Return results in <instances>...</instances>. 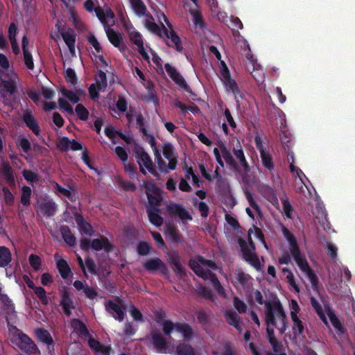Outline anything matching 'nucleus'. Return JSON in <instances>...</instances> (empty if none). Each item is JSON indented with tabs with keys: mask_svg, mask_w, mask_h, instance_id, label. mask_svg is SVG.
Returning a JSON list of instances; mask_svg holds the SVG:
<instances>
[{
	"mask_svg": "<svg viewBox=\"0 0 355 355\" xmlns=\"http://www.w3.org/2000/svg\"><path fill=\"white\" fill-rule=\"evenodd\" d=\"M131 8L138 17L148 16L146 6L142 0H129Z\"/></svg>",
	"mask_w": 355,
	"mask_h": 355,
	"instance_id": "a878e982",
	"label": "nucleus"
},
{
	"mask_svg": "<svg viewBox=\"0 0 355 355\" xmlns=\"http://www.w3.org/2000/svg\"><path fill=\"white\" fill-rule=\"evenodd\" d=\"M58 210V205L52 199H44L39 205V211L46 218L53 216Z\"/></svg>",
	"mask_w": 355,
	"mask_h": 355,
	"instance_id": "4468645a",
	"label": "nucleus"
},
{
	"mask_svg": "<svg viewBox=\"0 0 355 355\" xmlns=\"http://www.w3.org/2000/svg\"><path fill=\"white\" fill-rule=\"evenodd\" d=\"M54 188L56 191L67 197L72 202H76L78 199L77 193L74 191H71L69 189H65L57 182L55 183Z\"/></svg>",
	"mask_w": 355,
	"mask_h": 355,
	"instance_id": "c9c22d12",
	"label": "nucleus"
},
{
	"mask_svg": "<svg viewBox=\"0 0 355 355\" xmlns=\"http://www.w3.org/2000/svg\"><path fill=\"white\" fill-rule=\"evenodd\" d=\"M248 62L245 63L246 70H254L255 67H257L258 63L257 60L254 58V55L251 52H249L245 55Z\"/></svg>",
	"mask_w": 355,
	"mask_h": 355,
	"instance_id": "0e129e2a",
	"label": "nucleus"
},
{
	"mask_svg": "<svg viewBox=\"0 0 355 355\" xmlns=\"http://www.w3.org/2000/svg\"><path fill=\"white\" fill-rule=\"evenodd\" d=\"M193 205L194 207H197L198 211L200 212V215L203 218L207 217L209 214V206L205 202L200 201L199 202L197 198L193 199Z\"/></svg>",
	"mask_w": 355,
	"mask_h": 355,
	"instance_id": "c03bdc74",
	"label": "nucleus"
},
{
	"mask_svg": "<svg viewBox=\"0 0 355 355\" xmlns=\"http://www.w3.org/2000/svg\"><path fill=\"white\" fill-rule=\"evenodd\" d=\"M233 304L234 308L240 313H244L247 311L246 304L238 297H234L233 299Z\"/></svg>",
	"mask_w": 355,
	"mask_h": 355,
	"instance_id": "052dcab7",
	"label": "nucleus"
},
{
	"mask_svg": "<svg viewBox=\"0 0 355 355\" xmlns=\"http://www.w3.org/2000/svg\"><path fill=\"white\" fill-rule=\"evenodd\" d=\"M22 174L24 179L29 183H37L40 180V175L31 170L25 169Z\"/></svg>",
	"mask_w": 355,
	"mask_h": 355,
	"instance_id": "a18cd8bd",
	"label": "nucleus"
},
{
	"mask_svg": "<svg viewBox=\"0 0 355 355\" xmlns=\"http://www.w3.org/2000/svg\"><path fill=\"white\" fill-rule=\"evenodd\" d=\"M37 339L47 345L48 355H55L54 342L49 331L45 329L40 328L36 330Z\"/></svg>",
	"mask_w": 355,
	"mask_h": 355,
	"instance_id": "ddd939ff",
	"label": "nucleus"
},
{
	"mask_svg": "<svg viewBox=\"0 0 355 355\" xmlns=\"http://www.w3.org/2000/svg\"><path fill=\"white\" fill-rule=\"evenodd\" d=\"M135 118L137 124L139 125L140 132H141L144 136H148V131L145 127V119L141 112H139L136 113Z\"/></svg>",
	"mask_w": 355,
	"mask_h": 355,
	"instance_id": "5fc2aeb1",
	"label": "nucleus"
},
{
	"mask_svg": "<svg viewBox=\"0 0 355 355\" xmlns=\"http://www.w3.org/2000/svg\"><path fill=\"white\" fill-rule=\"evenodd\" d=\"M145 26L150 32L155 33L160 37H162V34L164 33L162 25L159 27L155 22L147 20Z\"/></svg>",
	"mask_w": 355,
	"mask_h": 355,
	"instance_id": "de8ad7c7",
	"label": "nucleus"
},
{
	"mask_svg": "<svg viewBox=\"0 0 355 355\" xmlns=\"http://www.w3.org/2000/svg\"><path fill=\"white\" fill-rule=\"evenodd\" d=\"M177 355H196L193 347L187 343H180L176 347Z\"/></svg>",
	"mask_w": 355,
	"mask_h": 355,
	"instance_id": "ea45409f",
	"label": "nucleus"
},
{
	"mask_svg": "<svg viewBox=\"0 0 355 355\" xmlns=\"http://www.w3.org/2000/svg\"><path fill=\"white\" fill-rule=\"evenodd\" d=\"M164 68L169 77L175 83V84L188 93L191 92V87L174 67L171 66L169 63H166Z\"/></svg>",
	"mask_w": 355,
	"mask_h": 355,
	"instance_id": "9b49d317",
	"label": "nucleus"
},
{
	"mask_svg": "<svg viewBox=\"0 0 355 355\" xmlns=\"http://www.w3.org/2000/svg\"><path fill=\"white\" fill-rule=\"evenodd\" d=\"M166 235L170 241L175 243H180L182 242V236L179 233V230L174 225H167Z\"/></svg>",
	"mask_w": 355,
	"mask_h": 355,
	"instance_id": "2f4dec72",
	"label": "nucleus"
},
{
	"mask_svg": "<svg viewBox=\"0 0 355 355\" xmlns=\"http://www.w3.org/2000/svg\"><path fill=\"white\" fill-rule=\"evenodd\" d=\"M189 266L197 276L205 280H207V273H209L210 270L204 269L199 262L193 259L189 260Z\"/></svg>",
	"mask_w": 355,
	"mask_h": 355,
	"instance_id": "c85d7f7f",
	"label": "nucleus"
},
{
	"mask_svg": "<svg viewBox=\"0 0 355 355\" xmlns=\"http://www.w3.org/2000/svg\"><path fill=\"white\" fill-rule=\"evenodd\" d=\"M12 260V255L10 250L5 246H0V268L8 266Z\"/></svg>",
	"mask_w": 355,
	"mask_h": 355,
	"instance_id": "f704fd0d",
	"label": "nucleus"
},
{
	"mask_svg": "<svg viewBox=\"0 0 355 355\" xmlns=\"http://www.w3.org/2000/svg\"><path fill=\"white\" fill-rule=\"evenodd\" d=\"M143 187L146 189V194L150 205L149 207H153H153H155V206H158L160 203V200L158 197L153 195L156 194L157 192V189L155 185L152 182H144Z\"/></svg>",
	"mask_w": 355,
	"mask_h": 355,
	"instance_id": "dca6fc26",
	"label": "nucleus"
},
{
	"mask_svg": "<svg viewBox=\"0 0 355 355\" xmlns=\"http://www.w3.org/2000/svg\"><path fill=\"white\" fill-rule=\"evenodd\" d=\"M220 71L223 81L227 91L233 93L235 98H236L237 96L242 97L238 84L232 78L230 71L225 62L223 60H220Z\"/></svg>",
	"mask_w": 355,
	"mask_h": 355,
	"instance_id": "39448f33",
	"label": "nucleus"
},
{
	"mask_svg": "<svg viewBox=\"0 0 355 355\" xmlns=\"http://www.w3.org/2000/svg\"><path fill=\"white\" fill-rule=\"evenodd\" d=\"M282 203L283 210H284L285 216L288 218L291 219L292 214L293 212V207H292L290 202L287 199L282 200Z\"/></svg>",
	"mask_w": 355,
	"mask_h": 355,
	"instance_id": "338daca9",
	"label": "nucleus"
},
{
	"mask_svg": "<svg viewBox=\"0 0 355 355\" xmlns=\"http://www.w3.org/2000/svg\"><path fill=\"white\" fill-rule=\"evenodd\" d=\"M239 244L241 248L243 259L255 270H259L261 265L258 256L255 253V250H252L248 246L246 241L242 239L239 240Z\"/></svg>",
	"mask_w": 355,
	"mask_h": 355,
	"instance_id": "423d86ee",
	"label": "nucleus"
},
{
	"mask_svg": "<svg viewBox=\"0 0 355 355\" xmlns=\"http://www.w3.org/2000/svg\"><path fill=\"white\" fill-rule=\"evenodd\" d=\"M23 121L26 125L36 135H40V128L31 113H26L23 115Z\"/></svg>",
	"mask_w": 355,
	"mask_h": 355,
	"instance_id": "b1692460",
	"label": "nucleus"
},
{
	"mask_svg": "<svg viewBox=\"0 0 355 355\" xmlns=\"http://www.w3.org/2000/svg\"><path fill=\"white\" fill-rule=\"evenodd\" d=\"M9 331L12 336L10 339L11 342L17 345L26 355H40L41 354L34 341L17 327L10 326Z\"/></svg>",
	"mask_w": 355,
	"mask_h": 355,
	"instance_id": "f03ea898",
	"label": "nucleus"
},
{
	"mask_svg": "<svg viewBox=\"0 0 355 355\" xmlns=\"http://www.w3.org/2000/svg\"><path fill=\"white\" fill-rule=\"evenodd\" d=\"M306 277H308L309 280L310 281L312 288L314 291L318 290V276L315 275L314 271L312 269H310L309 271H307L306 273Z\"/></svg>",
	"mask_w": 355,
	"mask_h": 355,
	"instance_id": "680f3d73",
	"label": "nucleus"
},
{
	"mask_svg": "<svg viewBox=\"0 0 355 355\" xmlns=\"http://www.w3.org/2000/svg\"><path fill=\"white\" fill-rule=\"evenodd\" d=\"M150 342L157 352L166 353L168 349L166 338L158 329H155L150 331Z\"/></svg>",
	"mask_w": 355,
	"mask_h": 355,
	"instance_id": "9d476101",
	"label": "nucleus"
},
{
	"mask_svg": "<svg viewBox=\"0 0 355 355\" xmlns=\"http://www.w3.org/2000/svg\"><path fill=\"white\" fill-rule=\"evenodd\" d=\"M70 139L67 137H62L57 143V148L62 152L69 149Z\"/></svg>",
	"mask_w": 355,
	"mask_h": 355,
	"instance_id": "774afa93",
	"label": "nucleus"
},
{
	"mask_svg": "<svg viewBox=\"0 0 355 355\" xmlns=\"http://www.w3.org/2000/svg\"><path fill=\"white\" fill-rule=\"evenodd\" d=\"M245 198L250 205V206L254 209L259 215L261 214V210L259 205L254 200L252 194L250 191L245 192Z\"/></svg>",
	"mask_w": 355,
	"mask_h": 355,
	"instance_id": "bf43d9fd",
	"label": "nucleus"
},
{
	"mask_svg": "<svg viewBox=\"0 0 355 355\" xmlns=\"http://www.w3.org/2000/svg\"><path fill=\"white\" fill-rule=\"evenodd\" d=\"M146 212L149 221L156 227H159L163 224V218L159 215V209L157 207H147Z\"/></svg>",
	"mask_w": 355,
	"mask_h": 355,
	"instance_id": "5701e85b",
	"label": "nucleus"
},
{
	"mask_svg": "<svg viewBox=\"0 0 355 355\" xmlns=\"http://www.w3.org/2000/svg\"><path fill=\"white\" fill-rule=\"evenodd\" d=\"M98 90H105L107 85V76L104 71L99 70L95 77V83Z\"/></svg>",
	"mask_w": 355,
	"mask_h": 355,
	"instance_id": "79ce46f5",
	"label": "nucleus"
},
{
	"mask_svg": "<svg viewBox=\"0 0 355 355\" xmlns=\"http://www.w3.org/2000/svg\"><path fill=\"white\" fill-rule=\"evenodd\" d=\"M327 313L332 326L338 331L339 334H343L345 333V328L341 324L338 318L336 315L334 311L329 309L327 311Z\"/></svg>",
	"mask_w": 355,
	"mask_h": 355,
	"instance_id": "72a5a7b5",
	"label": "nucleus"
},
{
	"mask_svg": "<svg viewBox=\"0 0 355 355\" xmlns=\"http://www.w3.org/2000/svg\"><path fill=\"white\" fill-rule=\"evenodd\" d=\"M260 157L261 159L262 164L266 168L268 169L269 171L274 170L275 165L273 163L272 157L269 152H261Z\"/></svg>",
	"mask_w": 355,
	"mask_h": 355,
	"instance_id": "a19ab883",
	"label": "nucleus"
},
{
	"mask_svg": "<svg viewBox=\"0 0 355 355\" xmlns=\"http://www.w3.org/2000/svg\"><path fill=\"white\" fill-rule=\"evenodd\" d=\"M60 92L64 96L68 98L73 103H76L80 101L78 96L71 90L67 89L64 87L60 90Z\"/></svg>",
	"mask_w": 355,
	"mask_h": 355,
	"instance_id": "4d7b16f0",
	"label": "nucleus"
},
{
	"mask_svg": "<svg viewBox=\"0 0 355 355\" xmlns=\"http://www.w3.org/2000/svg\"><path fill=\"white\" fill-rule=\"evenodd\" d=\"M91 248L96 251L104 250L110 253L113 251L114 245L107 237L101 236V239H94L91 241Z\"/></svg>",
	"mask_w": 355,
	"mask_h": 355,
	"instance_id": "2eb2a0df",
	"label": "nucleus"
},
{
	"mask_svg": "<svg viewBox=\"0 0 355 355\" xmlns=\"http://www.w3.org/2000/svg\"><path fill=\"white\" fill-rule=\"evenodd\" d=\"M35 292V294L40 299L41 303L44 305H47L49 302V297L46 295V292L45 289L42 286H35V288L33 289Z\"/></svg>",
	"mask_w": 355,
	"mask_h": 355,
	"instance_id": "49530a36",
	"label": "nucleus"
},
{
	"mask_svg": "<svg viewBox=\"0 0 355 355\" xmlns=\"http://www.w3.org/2000/svg\"><path fill=\"white\" fill-rule=\"evenodd\" d=\"M96 17L104 26L107 37L110 43L114 46L120 49V45L122 42L123 37L120 33L116 32L114 29H112L110 27L114 24V19H112V23L110 24L109 19H105L104 13L100 8H98L96 10Z\"/></svg>",
	"mask_w": 355,
	"mask_h": 355,
	"instance_id": "20e7f679",
	"label": "nucleus"
},
{
	"mask_svg": "<svg viewBox=\"0 0 355 355\" xmlns=\"http://www.w3.org/2000/svg\"><path fill=\"white\" fill-rule=\"evenodd\" d=\"M60 304L63 309L64 313L67 316H70L71 315V309H75L73 300L70 297L69 291L66 288H64L61 293V300Z\"/></svg>",
	"mask_w": 355,
	"mask_h": 355,
	"instance_id": "6ab92c4d",
	"label": "nucleus"
},
{
	"mask_svg": "<svg viewBox=\"0 0 355 355\" xmlns=\"http://www.w3.org/2000/svg\"><path fill=\"white\" fill-rule=\"evenodd\" d=\"M28 261L34 270L37 271L40 269L42 261L39 256L32 254L29 256Z\"/></svg>",
	"mask_w": 355,
	"mask_h": 355,
	"instance_id": "e2e57ef3",
	"label": "nucleus"
},
{
	"mask_svg": "<svg viewBox=\"0 0 355 355\" xmlns=\"http://www.w3.org/2000/svg\"><path fill=\"white\" fill-rule=\"evenodd\" d=\"M233 153L234 156L239 159L240 164L243 168L245 171H249V165L245 159L244 152L241 148L240 143L238 141L236 147L233 148Z\"/></svg>",
	"mask_w": 355,
	"mask_h": 355,
	"instance_id": "7c9ffc66",
	"label": "nucleus"
},
{
	"mask_svg": "<svg viewBox=\"0 0 355 355\" xmlns=\"http://www.w3.org/2000/svg\"><path fill=\"white\" fill-rule=\"evenodd\" d=\"M75 111L80 120H87L89 116V111L83 104H77L75 108Z\"/></svg>",
	"mask_w": 355,
	"mask_h": 355,
	"instance_id": "603ef678",
	"label": "nucleus"
},
{
	"mask_svg": "<svg viewBox=\"0 0 355 355\" xmlns=\"http://www.w3.org/2000/svg\"><path fill=\"white\" fill-rule=\"evenodd\" d=\"M163 155L167 159L176 156L175 154V148L171 143L166 142L164 144L163 146Z\"/></svg>",
	"mask_w": 355,
	"mask_h": 355,
	"instance_id": "13d9d810",
	"label": "nucleus"
},
{
	"mask_svg": "<svg viewBox=\"0 0 355 355\" xmlns=\"http://www.w3.org/2000/svg\"><path fill=\"white\" fill-rule=\"evenodd\" d=\"M249 71L254 79L257 83H261L264 80V71L261 67V66L258 63L257 67H255L254 70H247Z\"/></svg>",
	"mask_w": 355,
	"mask_h": 355,
	"instance_id": "09e8293b",
	"label": "nucleus"
},
{
	"mask_svg": "<svg viewBox=\"0 0 355 355\" xmlns=\"http://www.w3.org/2000/svg\"><path fill=\"white\" fill-rule=\"evenodd\" d=\"M164 19L166 24L171 28V31H168L166 26L162 24L164 35L166 39L170 40V41L166 42V44L169 47L175 48L177 51L182 52L183 51V46L180 37L172 28L171 24L165 15H164Z\"/></svg>",
	"mask_w": 355,
	"mask_h": 355,
	"instance_id": "0eeeda50",
	"label": "nucleus"
},
{
	"mask_svg": "<svg viewBox=\"0 0 355 355\" xmlns=\"http://www.w3.org/2000/svg\"><path fill=\"white\" fill-rule=\"evenodd\" d=\"M106 311L116 320L121 322L124 320L126 307L120 306L112 300H108L105 304Z\"/></svg>",
	"mask_w": 355,
	"mask_h": 355,
	"instance_id": "f8f14e48",
	"label": "nucleus"
},
{
	"mask_svg": "<svg viewBox=\"0 0 355 355\" xmlns=\"http://www.w3.org/2000/svg\"><path fill=\"white\" fill-rule=\"evenodd\" d=\"M207 280L209 279L214 289L220 294L224 293V288L216 274L210 271L207 273Z\"/></svg>",
	"mask_w": 355,
	"mask_h": 355,
	"instance_id": "37998d69",
	"label": "nucleus"
},
{
	"mask_svg": "<svg viewBox=\"0 0 355 355\" xmlns=\"http://www.w3.org/2000/svg\"><path fill=\"white\" fill-rule=\"evenodd\" d=\"M175 330L181 333L185 341H189L193 336V331L191 327L186 322L175 323Z\"/></svg>",
	"mask_w": 355,
	"mask_h": 355,
	"instance_id": "bb28decb",
	"label": "nucleus"
},
{
	"mask_svg": "<svg viewBox=\"0 0 355 355\" xmlns=\"http://www.w3.org/2000/svg\"><path fill=\"white\" fill-rule=\"evenodd\" d=\"M189 12L193 17V21L195 26L199 28L200 30H204L206 27V24L198 8H190Z\"/></svg>",
	"mask_w": 355,
	"mask_h": 355,
	"instance_id": "c756f323",
	"label": "nucleus"
},
{
	"mask_svg": "<svg viewBox=\"0 0 355 355\" xmlns=\"http://www.w3.org/2000/svg\"><path fill=\"white\" fill-rule=\"evenodd\" d=\"M74 218L80 232L85 235L89 236H92L94 229L92 225L84 219L82 214L78 212H76L74 214Z\"/></svg>",
	"mask_w": 355,
	"mask_h": 355,
	"instance_id": "aec40b11",
	"label": "nucleus"
},
{
	"mask_svg": "<svg viewBox=\"0 0 355 355\" xmlns=\"http://www.w3.org/2000/svg\"><path fill=\"white\" fill-rule=\"evenodd\" d=\"M255 301L260 305L264 304L266 309V322L277 328L281 334L287 329V317L280 302H265L263 295L259 290L253 292Z\"/></svg>",
	"mask_w": 355,
	"mask_h": 355,
	"instance_id": "f257e3e1",
	"label": "nucleus"
},
{
	"mask_svg": "<svg viewBox=\"0 0 355 355\" xmlns=\"http://www.w3.org/2000/svg\"><path fill=\"white\" fill-rule=\"evenodd\" d=\"M222 157H223L227 165L234 171H239V165L233 157L231 152L227 148V147L222 144L220 146Z\"/></svg>",
	"mask_w": 355,
	"mask_h": 355,
	"instance_id": "412c9836",
	"label": "nucleus"
},
{
	"mask_svg": "<svg viewBox=\"0 0 355 355\" xmlns=\"http://www.w3.org/2000/svg\"><path fill=\"white\" fill-rule=\"evenodd\" d=\"M133 155L137 159V162L139 166V170L142 174L146 175V169H147L154 177L159 178V174L155 168L150 157L143 147L136 144L133 149Z\"/></svg>",
	"mask_w": 355,
	"mask_h": 355,
	"instance_id": "7ed1b4c3",
	"label": "nucleus"
},
{
	"mask_svg": "<svg viewBox=\"0 0 355 355\" xmlns=\"http://www.w3.org/2000/svg\"><path fill=\"white\" fill-rule=\"evenodd\" d=\"M1 172L6 182L10 185H15V177L13 175V171L8 162H3Z\"/></svg>",
	"mask_w": 355,
	"mask_h": 355,
	"instance_id": "473e14b6",
	"label": "nucleus"
},
{
	"mask_svg": "<svg viewBox=\"0 0 355 355\" xmlns=\"http://www.w3.org/2000/svg\"><path fill=\"white\" fill-rule=\"evenodd\" d=\"M57 268L61 277L64 279H67L70 274H71V270L69 264L67 261L63 259H60L57 261Z\"/></svg>",
	"mask_w": 355,
	"mask_h": 355,
	"instance_id": "e433bc0d",
	"label": "nucleus"
},
{
	"mask_svg": "<svg viewBox=\"0 0 355 355\" xmlns=\"http://www.w3.org/2000/svg\"><path fill=\"white\" fill-rule=\"evenodd\" d=\"M32 190L28 186H23L21 188V193L20 197V202L24 207H28L31 205Z\"/></svg>",
	"mask_w": 355,
	"mask_h": 355,
	"instance_id": "4c0bfd02",
	"label": "nucleus"
},
{
	"mask_svg": "<svg viewBox=\"0 0 355 355\" xmlns=\"http://www.w3.org/2000/svg\"><path fill=\"white\" fill-rule=\"evenodd\" d=\"M144 268L148 272L153 273L156 271H159L162 275L166 277H169V270L166 265L162 259L158 257H155L147 260L143 263Z\"/></svg>",
	"mask_w": 355,
	"mask_h": 355,
	"instance_id": "1a4fd4ad",
	"label": "nucleus"
},
{
	"mask_svg": "<svg viewBox=\"0 0 355 355\" xmlns=\"http://www.w3.org/2000/svg\"><path fill=\"white\" fill-rule=\"evenodd\" d=\"M152 247L146 241H141L137 247V252L141 256H146L150 254Z\"/></svg>",
	"mask_w": 355,
	"mask_h": 355,
	"instance_id": "864d4df0",
	"label": "nucleus"
},
{
	"mask_svg": "<svg viewBox=\"0 0 355 355\" xmlns=\"http://www.w3.org/2000/svg\"><path fill=\"white\" fill-rule=\"evenodd\" d=\"M71 325L76 334L79 336L87 338L90 336L89 331L86 324L78 318H73L71 320Z\"/></svg>",
	"mask_w": 355,
	"mask_h": 355,
	"instance_id": "4be33fe9",
	"label": "nucleus"
},
{
	"mask_svg": "<svg viewBox=\"0 0 355 355\" xmlns=\"http://www.w3.org/2000/svg\"><path fill=\"white\" fill-rule=\"evenodd\" d=\"M61 35L71 53L75 52L76 34L72 28L62 31Z\"/></svg>",
	"mask_w": 355,
	"mask_h": 355,
	"instance_id": "393cba45",
	"label": "nucleus"
},
{
	"mask_svg": "<svg viewBox=\"0 0 355 355\" xmlns=\"http://www.w3.org/2000/svg\"><path fill=\"white\" fill-rule=\"evenodd\" d=\"M84 8L87 11L89 12H92L93 11H94L96 14L97 9L100 8L104 13L105 19H114L115 18V15L110 7L106 6L105 10H103L99 6L95 7V3L93 0H86L84 3Z\"/></svg>",
	"mask_w": 355,
	"mask_h": 355,
	"instance_id": "f3484780",
	"label": "nucleus"
},
{
	"mask_svg": "<svg viewBox=\"0 0 355 355\" xmlns=\"http://www.w3.org/2000/svg\"><path fill=\"white\" fill-rule=\"evenodd\" d=\"M65 79L66 81L71 85H75L77 84L78 79L75 71L71 68H68L65 71Z\"/></svg>",
	"mask_w": 355,
	"mask_h": 355,
	"instance_id": "6e6d98bb",
	"label": "nucleus"
},
{
	"mask_svg": "<svg viewBox=\"0 0 355 355\" xmlns=\"http://www.w3.org/2000/svg\"><path fill=\"white\" fill-rule=\"evenodd\" d=\"M166 209L170 216L178 218L183 223L193 220L191 214L182 204L171 202L167 205Z\"/></svg>",
	"mask_w": 355,
	"mask_h": 355,
	"instance_id": "6e6552de",
	"label": "nucleus"
},
{
	"mask_svg": "<svg viewBox=\"0 0 355 355\" xmlns=\"http://www.w3.org/2000/svg\"><path fill=\"white\" fill-rule=\"evenodd\" d=\"M155 159H156V162H157V167H158L159 171L162 172V173H167L168 170H167L166 163L162 158V157H161L159 153L158 152V150H156V152H155Z\"/></svg>",
	"mask_w": 355,
	"mask_h": 355,
	"instance_id": "69168bd1",
	"label": "nucleus"
},
{
	"mask_svg": "<svg viewBox=\"0 0 355 355\" xmlns=\"http://www.w3.org/2000/svg\"><path fill=\"white\" fill-rule=\"evenodd\" d=\"M279 137L285 150L289 155L292 148V135L290 133L282 131L279 134Z\"/></svg>",
	"mask_w": 355,
	"mask_h": 355,
	"instance_id": "58836bf2",
	"label": "nucleus"
},
{
	"mask_svg": "<svg viewBox=\"0 0 355 355\" xmlns=\"http://www.w3.org/2000/svg\"><path fill=\"white\" fill-rule=\"evenodd\" d=\"M224 316L226 322L231 326H233L239 332H241L242 322L240 316L234 311L231 309L225 310Z\"/></svg>",
	"mask_w": 355,
	"mask_h": 355,
	"instance_id": "a211bd4d",
	"label": "nucleus"
},
{
	"mask_svg": "<svg viewBox=\"0 0 355 355\" xmlns=\"http://www.w3.org/2000/svg\"><path fill=\"white\" fill-rule=\"evenodd\" d=\"M60 232L64 242L70 247L76 244V239L72 234L71 229L67 225H61Z\"/></svg>",
	"mask_w": 355,
	"mask_h": 355,
	"instance_id": "cd10ccee",
	"label": "nucleus"
},
{
	"mask_svg": "<svg viewBox=\"0 0 355 355\" xmlns=\"http://www.w3.org/2000/svg\"><path fill=\"white\" fill-rule=\"evenodd\" d=\"M291 320L293 322V330L294 334L297 336L302 335L304 331V326L302 321L298 317L291 318Z\"/></svg>",
	"mask_w": 355,
	"mask_h": 355,
	"instance_id": "3c124183",
	"label": "nucleus"
},
{
	"mask_svg": "<svg viewBox=\"0 0 355 355\" xmlns=\"http://www.w3.org/2000/svg\"><path fill=\"white\" fill-rule=\"evenodd\" d=\"M282 272L286 275L287 282L297 292L300 291V288L295 282V277L292 271L288 268H284Z\"/></svg>",
	"mask_w": 355,
	"mask_h": 355,
	"instance_id": "8fccbe9b",
	"label": "nucleus"
}]
</instances>
